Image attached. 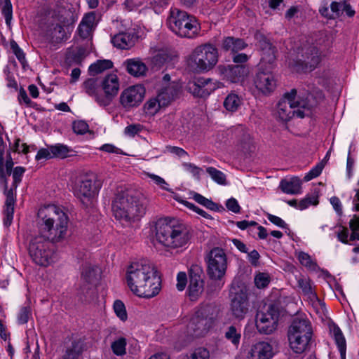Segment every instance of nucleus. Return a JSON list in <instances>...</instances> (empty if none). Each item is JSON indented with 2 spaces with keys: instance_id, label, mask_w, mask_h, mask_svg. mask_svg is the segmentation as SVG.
<instances>
[{
  "instance_id": "f257e3e1",
  "label": "nucleus",
  "mask_w": 359,
  "mask_h": 359,
  "mask_svg": "<svg viewBox=\"0 0 359 359\" xmlns=\"http://www.w3.org/2000/svg\"><path fill=\"white\" fill-rule=\"evenodd\" d=\"M147 206L144 194L132 188H118L112 201L115 218L126 222L139 219L145 214Z\"/></svg>"
},
{
  "instance_id": "f03ea898",
  "label": "nucleus",
  "mask_w": 359,
  "mask_h": 359,
  "mask_svg": "<svg viewBox=\"0 0 359 359\" xmlns=\"http://www.w3.org/2000/svg\"><path fill=\"white\" fill-rule=\"evenodd\" d=\"M39 233L52 242L58 243L66 238L69 218L56 206L40 210L38 213Z\"/></svg>"
},
{
  "instance_id": "7ed1b4c3",
  "label": "nucleus",
  "mask_w": 359,
  "mask_h": 359,
  "mask_svg": "<svg viewBox=\"0 0 359 359\" xmlns=\"http://www.w3.org/2000/svg\"><path fill=\"white\" fill-rule=\"evenodd\" d=\"M157 241L163 245L177 248L187 243L190 239L186 225L175 218L159 219L155 225Z\"/></svg>"
},
{
  "instance_id": "20e7f679",
  "label": "nucleus",
  "mask_w": 359,
  "mask_h": 359,
  "mask_svg": "<svg viewBox=\"0 0 359 359\" xmlns=\"http://www.w3.org/2000/svg\"><path fill=\"white\" fill-rule=\"evenodd\" d=\"M324 33L309 36L302 42L298 48L297 59L294 61V67L297 72L313 71L320 62V55L318 46H321L325 41Z\"/></svg>"
},
{
  "instance_id": "39448f33",
  "label": "nucleus",
  "mask_w": 359,
  "mask_h": 359,
  "mask_svg": "<svg viewBox=\"0 0 359 359\" xmlns=\"http://www.w3.org/2000/svg\"><path fill=\"white\" fill-rule=\"evenodd\" d=\"M217 62V49L208 43L198 46L193 50L187 59V65L193 72L203 73L212 69Z\"/></svg>"
},
{
  "instance_id": "423d86ee",
  "label": "nucleus",
  "mask_w": 359,
  "mask_h": 359,
  "mask_svg": "<svg viewBox=\"0 0 359 359\" xmlns=\"http://www.w3.org/2000/svg\"><path fill=\"white\" fill-rule=\"evenodd\" d=\"M166 24L173 33L180 37L192 38L198 32L195 18L176 8L170 9Z\"/></svg>"
},
{
  "instance_id": "0eeeda50",
  "label": "nucleus",
  "mask_w": 359,
  "mask_h": 359,
  "mask_svg": "<svg viewBox=\"0 0 359 359\" xmlns=\"http://www.w3.org/2000/svg\"><path fill=\"white\" fill-rule=\"evenodd\" d=\"M215 309L212 304H201L188 324L189 334L194 337L205 336L213 325Z\"/></svg>"
},
{
  "instance_id": "6e6552de",
  "label": "nucleus",
  "mask_w": 359,
  "mask_h": 359,
  "mask_svg": "<svg viewBox=\"0 0 359 359\" xmlns=\"http://www.w3.org/2000/svg\"><path fill=\"white\" fill-rule=\"evenodd\" d=\"M50 240L39 233L32 238L28 245V252L33 262L39 266H47L54 262L55 249Z\"/></svg>"
},
{
  "instance_id": "1a4fd4ad",
  "label": "nucleus",
  "mask_w": 359,
  "mask_h": 359,
  "mask_svg": "<svg viewBox=\"0 0 359 359\" xmlns=\"http://www.w3.org/2000/svg\"><path fill=\"white\" fill-rule=\"evenodd\" d=\"M298 92L297 100L299 109H297V116L301 118L309 116L311 114V110L323 100V93L321 90L309 84L300 86Z\"/></svg>"
},
{
  "instance_id": "9d476101",
  "label": "nucleus",
  "mask_w": 359,
  "mask_h": 359,
  "mask_svg": "<svg viewBox=\"0 0 359 359\" xmlns=\"http://www.w3.org/2000/svg\"><path fill=\"white\" fill-rule=\"evenodd\" d=\"M101 186V181L97 180L95 174H87L76 182L74 194L84 205L88 206L92 198L97 195Z\"/></svg>"
},
{
  "instance_id": "9b49d317",
  "label": "nucleus",
  "mask_w": 359,
  "mask_h": 359,
  "mask_svg": "<svg viewBox=\"0 0 359 359\" xmlns=\"http://www.w3.org/2000/svg\"><path fill=\"white\" fill-rule=\"evenodd\" d=\"M155 269V266L147 259L132 263L127 270V283L130 290L134 293L136 289L143 287L142 284Z\"/></svg>"
},
{
  "instance_id": "f8f14e48",
  "label": "nucleus",
  "mask_w": 359,
  "mask_h": 359,
  "mask_svg": "<svg viewBox=\"0 0 359 359\" xmlns=\"http://www.w3.org/2000/svg\"><path fill=\"white\" fill-rule=\"evenodd\" d=\"M207 273L213 280H220L225 274L227 267V260L223 249L214 248L207 257Z\"/></svg>"
},
{
  "instance_id": "ddd939ff",
  "label": "nucleus",
  "mask_w": 359,
  "mask_h": 359,
  "mask_svg": "<svg viewBox=\"0 0 359 359\" xmlns=\"http://www.w3.org/2000/svg\"><path fill=\"white\" fill-rule=\"evenodd\" d=\"M222 86L221 82L212 79L199 77L189 81L187 88L194 97H206Z\"/></svg>"
},
{
  "instance_id": "4468645a",
  "label": "nucleus",
  "mask_w": 359,
  "mask_h": 359,
  "mask_svg": "<svg viewBox=\"0 0 359 359\" xmlns=\"http://www.w3.org/2000/svg\"><path fill=\"white\" fill-rule=\"evenodd\" d=\"M234 290L231 292L230 311L234 318L241 320L249 311L248 296L245 290L238 288Z\"/></svg>"
},
{
  "instance_id": "2eb2a0df",
  "label": "nucleus",
  "mask_w": 359,
  "mask_h": 359,
  "mask_svg": "<svg viewBox=\"0 0 359 359\" xmlns=\"http://www.w3.org/2000/svg\"><path fill=\"white\" fill-rule=\"evenodd\" d=\"M297 90L292 89L290 92L285 93L283 98L277 104V113L278 118L282 121H290L294 114L297 115V110L292 109L297 107L299 109L298 102L297 100Z\"/></svg>"
},
{
  "instance_id": "dca6fc26",
  "label": "nucleus",
  "mask_w": 359,
  "mask_h": 359,
  "mask_svg": "<svg viewBox=\"0 0 359 359\" xmlns=\"http://www.w3.org/2000/svg\"><path fill=\"white\" fill-rule=\"evenodd\" d=\"M104 95L96 96V102L102 107L109 106L119 90V81L116 74H107L101 83Z\"/></svg>"
},
{
  "instance_id": "f3484780",
  "label": "nucleus",
  "mask_w": 359,
  "mask_h": 359,
  "mask_svg": "<svg viewBox=\"0 0 359 359\" xmlns=\"http://www.w3.org/2000/svg\"><path fill=\"white\" fill-rule=\"evenodd\" d=\"M145 95V88L142 85H135L125 89L120 95L121 104L127 109L139 106Z\"/></svg>"
},
{
  "instance_id": "a211bd4d",
  "label": "nucleus",
  "mask_w": 359,
  "mask_h": 359,
  "mask_svg": "<svg viewBox=\"0 0 359 359\" xmlns=\"http://www.w3.org/2000/svg\"><path fill=\"white\" fill-rule=\"evenodd\" d=\"M217 72L223 79L236 83L242 82L248 75L249 68L245 65H220L217 67Z\"/></svg>"
},
{
  "instance_id": "6ab92c4d",
  "label": "nucleus",
  "mask_w": 359,
  "mask_h": 359,
  "mask_svg": "<svg viewBox=\"0 0 359 359\" xmlns=\"http://www.w3.org/2000/svg\"><path fill=\"white\" fill-rule=\"evenodd\" d=\"M143 287H138L134 292L136 295L144 298H152L157 295L161 289V279L158 271L155 269L151 276H147Z\"/></svg>"
},
{
  "instance_id": "aec40b11",
  "label": "nucleus",
  "mask_w": 359,
  "mask_h": 359,
  "mask_svg": "<svg viewBox=\"0 0 359 359\" xmlns=\"http://www.w3.org/2000/svg\"><path fill=\"white\" fill-rule=\"evenodd\" d=\"M255 38L262 52L261 60L263 62L272 64L276 57V48L271 43L270 40L260 32L255 33Z\"/></svg>"
},
{
  "instance_id": "412c9836",
  "label": "nucleus",
  "mask_w": 359,
  "mask_h": 359,
  "mask_svg": "<svg viewBox=\"0 0 359 359\" xmlns=\"http://www.w3.org/2000/svg\"><path fill=\"white\" fill-rule=\"evenodd\" d=\"M255 87L264 95L270 94L276 87V80L271 72L259 70L254 78Z\"/></svg>"
},
{
  "instance_id": "4be33fe9",
  "label": "nucleus",
  "mask_w": 359,
  "mask_h": 359,
  "mask_svg": "<svg viewBox=\"0 0 359 359\" xmlns=\"http://www.w3.org/2000/svg\"><path fill=\"white\" fill-rule=\"evenodd\" d=\"M287 336L311 337L312 329L309 320L304 318L295 317L288 328Z\"/></svg>"
},
{
  "instance_id": "5701e85b",
  "label": "nucleus",
  "mask_w": 359,
  "mask_h": 359,
  "mask_svg": "<svg viewBox=\"0 0 359 359\" xmlns=\"http://www.w3.org/2000/svg\"><path fill=\"white\" fill-rule=\"evenodd\" d=\"M181 93V88L177 84L172 83L161 89L157 97L163 107H165L179 98Z\"/></svg>"
},
{
  "instance_id": "b1692460",
  "label": "nucleus",
  "mask_w": 359,
  "mask_h": 359,
  "mask_svg": "<svg viewBox=\"0 0 359 359\" xmlns=\"http://www.w3.org/2000/svg\"><path fill=\"white\" fill-rule=\"evenodd\" d=\"M100 274V269L97 266L86 264L83 266L80 281L97 285Z\"/></svg>"
},
{
  "instance_id": "393cba45",
  "label": "nucleus",
  "mask_w": 359,
  "mask_h": 359,
  "mask_svg": "<svg viewBox=\"0 0 359 359\" xmlns=\"http://www.w3.org/2000/svg\"><path fill=\"white\" fill-rule=\"evenodd\" d=\"M272 355L271 346L267 342L260 341L252 347L250 359H270Z\"/></svg>"
},
{
  "instance_id": "a878e982",
  "label": "nucleus",
  "mask_w": 359,
  "mask_h": 359,
  "mask_svg": "<svg viewBox=\"0 0 359 359\" xmlns=\"http://www.w3.org/2000/svg\"><path fill=\"white\" fill-rule=\"evenodd\" d=\"M86 350V344L83 339H75L71 346L68 347L62 356V359H78L84 351Z\"/></svg>"
},
{
  "instance_id": "bb28decb",
  "label": "nucleus",
  "mask_w": 359,
  "mask_h": 359,
  "mask_svg": "<svg viewBox=\"0 0 359 359\" xmlns=\"http://www.w3.org/2000/svg\"><path fill=\"white\" fill-rule=\"evenodd\" d=\"M96 286L80 281L76 292L79 299L83 302L89 303L93 302L97 297Z\"/></svg>"
},
{
  "instance_id": "cd10ccee",
  "label": "nucleus",
  "mask_w": 359,
  "mask_h": 359,
  "mask_svg": "<svg viewBox=\"0 0 359 359\" xmlns=\"http://www.w3.org/2000/svg\"><path fill=\"white\" fill-rule=\"evenodd\" d=\"M136 40L134 34L121 32L116 34L111 39L113 45L120 49H128L133 46Z\"/></svg>"
},
{
  "instance_id": "c85d7f7f",
  "label": "nucleus",
  "mask_w": 359,
  "mask_h": 359,
  "mask_svg": "<svg viewBox=\"0 0 359 359\" xmlns=\"http://www.w3.org/2000/svg\"><path fill=\"white\" fill-rule=\"evenodd\" d=\"M248 47V43L240 38L233 36H227L222 40V48L224 51H231L233 53H236Z\"/></svg>"
},
{
  "instance_id": "c756f323",
  "label": "nucleus",
  "mask_w": 359,
  "mask_h": 359,
  "mask_svg": "<svg viewBox=\"0 0 359 359\" xmlns=\"http://www.w3.org/2000/svg\"><path fill=\"white\" fill-rule=\"evenodd\" d=\"M123 65L128 74L135 77L143 76L147 70L145 64L136 58L128 59L124 62Z\"/></svg>"
},
{
  "instance_id": "7c9ffc66",
  "label": "nucleus",
  "mask_w": 359,
  "mask_h": 359,
  "mask_svg": "<svg viewBox=\"0 0 359 359\" xmlns=\"http://www.w3.org/2000/svg\"><path fill=\"white\" fill-rule=\"evenodd\" d=\"M287 338L290 347L295 353L297 354H301L306 350L311 339V337L302 336H287Z\"/></svg>"
},
{
  "instance_id": "2f4dec72",
  "label": "nucleus",
  "mask_w": 359,
  "mask_h": 359,
  "mask_svg": "<svg viewBox=\"0 0 359 359\" xmlns=\"http://www.w3.org/2000/svg\"><path fill=\"white\" fill-rule=\"evenodd\" d=\"M280 188L284 193L297 194L301 191L302 181L298 177H293L289 180L283 179L280 181Z\"/></svg>"
},
{
  "instance_id": "473e14b6",
  "label": "nucleus",
  "mask_w": 359,
  "mask_h": 359,
  "mask_svg": "<svg viewBox=\"0 0 359 359\" xmlns=\"http://www.w3.org/2000/svg\"><path fill=\"white\" fill-rule=\"evenodd\" d=\"M261 315L264 319L275 318V320H278L280 316V308L277 304H264L257 312L256 318H260Z\"/></svg>"
},
{
  "instance_id": "72a5a7b5",
  "label": "nucleus",
  "mask_w": 359,
  "mask_h": 359,
  "mask_svg": "<svg viewBox=\"0 0 359 359\" xmlns=\"http://www.w3.org/2000/svg\"><path fill=\"white\" fill-rule=\"evenodd\" d=\"M262 316L261 315L260 318H255L257 329L262 334H270L276 330L278 320H275V318L264 319Z\"/></svg>"
},
{
  "instance_id": "f704fd0d",
  "label": "nucleus",
  "mask_w": 359,
  "mask_h": 359,
  "mask_svg": "<svg viewBox=\"0 0 359 359\" xmlns=\"http://www.w3.org/2000/svg\"><path fill=\"white\" fill-rule=\"evenodd\" d=\"M332 333L336 344L339 348L341 359H346V344L341 329L336 325H334Z\"/></svg>"
},
{
  "instance_id": "c9c22d12",
  "label": "nucleus",
  "mask_w": 359,
  "mask_h": 359,
  "mask_svg": "<svg viewBox=\"0 0 359 359\" xmlns=\"http://www.w3.org/2000/svg\"><path fill=\"white\" fill-rule=\"evenodd\" d=\"M241 102V99L237 94L231 93L224 99L223 105L227 111L234 112L237 111Z\"/></svg>"
},
{
  "instance_id": "e433bc0d",
  "label": "nucleus",
  "mask_w": 359,
  "mask_h": 359,
  "mask_svg": "<svg viewBox=\"0 0 359 359\" xmlns=\"http://www.w3.org/2000/svg\"><path fill=\"white\" fill-rule=\"evenodd\" d=\"M15 202V198L6 197L5 202V208L4 213L5 217L4 219V224L5 226H9L13 221V213H14V205Z\"/></svg>"
},
{
  "instance_id": "4c0bfd02",
  "label": "nucleus",
  "mask_w": 359,
  "mask_h": 359,
  "mask_svg": "<svg viewBox=\"0 0 359 359\" xmlns=\"http://www.w3.org/2000/svg\"><path fill=\"white\" fill-rule=\"evenodd\" d=\"M112 67L113 62L109 60H97L89 67L88 72L90 75L95 76Z\"/></svg>"
},
{
  "instance_id": "58836bf2",
  "label": "nucleus",
  "mask_w": 359,
  "mask_h": 359,
  "mask_svg": "<svg viewBox=\"0 0 359 359\" xmlns=\"http://www.w3.org/2000/svg\"><path fill=\"white\" fill-rule=\"evenodd\" d=\"M171 60V56L165 51H160L157 53L151 58L152 69L158 70L161 68L165 63Z\"/></svg>"
},
{
  "instance_id": "ea45409f",
  "label": "nucleus",
  "mask_w": 359,
  "mask_h": 359,
  "mask_svg": "<svg viewBox=\"0 0 359 359\" xmlns=\"http://www.w3.org/2000/svg\"><path fill=\"white\" fill-rule=\"evenodd\" d=\"M53 158H65L69 156V153L72 151L69 147L62 144H56L49 147Z\"/></svg>"
},
{
  "instance_id": "a19ab883",
  "label": "nucleus",
  "mask_w": 359,
  "mask_h": 359,
  "mask_svg": "<svg viewBox=\"0 0 359 359\" xmlns=\"http://www.w3.org/2000/svg\"><path fill=\"white\" fill-rule=\"evenodd\" d=\"M189 297L191 301H196L204 290V281L189 282Z\"/></svg>"
},
{
  "instance_id": "79ce46f5",
  "label": "nucleus",
  "mask_w": 359,
  "mask_h": 359,
  "mask_svg": "<svg viewBox=\"0 0 359 359\" xmlns=\"http://www.w3.org/2000/svg\"><path fill=\"white\" fill-rule=\"evenodd\" d=\"M224 337L237 347L240 344L241 333L235 326L231 325L227 327Z\"/></svg>"
},
{
  "instance_id": "37998d69",
  "label": "nucleus",
  "mask_w": 359,
  "mask_h": 359,
  "mask_svg": "<svg viewBox=\"0 0 359 359\" xmlns=\"http://www.w3.org/2000/svg\"><path fill=\"white\" fill-rule=\"evenodd\" d=\"M189 282L204 281L205 277L203 268L198 264H192L189 270Z\"/></svg>"
},
{
  "instance_id": "c03bdc74",
  "label": "nucleus",
  "mask_w": 359,
  "mask_h": 359,
  "mask_svg": "<svg viewBox=\"0 0 359 359\" xmlns=\"http://www.w3.org/2000/svg\"><path fill=\"white\" fill-rule=\"evenodd\" d=\"M86 49L80 47L76 51H72L67 56V61L69 65L72 64L81 65L85 58Z\"/></svg>"
},
{
  "instance_id": "a18cd8bd",
  "label": "nucleus",
  "mask_w": 359,
  "mask_h": 359,
  "mask_svg": "<svg viewBox=\"0 0 359 359\" xmlns=\"http://www.w3.org/2000/svg\"><path fill=\"white\" fill-rule=\"evenodd\" d=\"M0 6H1V13L5 18L6 23L10 26L13 18V7L11 0H0Z\"/></svg>"
},
{
  "instance_id": "49530a36",
  "label": "nucleus",
  "mask_w": 359,
  "mask_h": 359,
  "mask_svg": "<svg viewBox=\"0 0 359 359\" xmlns=\"http://www.w3.org/2000/svg\"><path fill=\"white\" fill-rule=\"evenodd\" d=\"M206 172L210 175L212 180L221 185H226V178L224 173L214 167H208Z\"/></svg>"
},
{
  "instance_id": "de8ad7c7",
  "label": "nucleus",
  "mask_w": 359,
  "mask_h": 359,
  "mask_svg": "<svg viewBox=\"0 0 359 359\" xmlns=\"http://www.w3.org/2000/svg\"><path fill=\"white\" fill-rule=\"evenodd\" d=\"M83 86L87 94L90 96H93L95 97L96 100V96H102V94L99 93L97 85V79L93 78H90L87 79L84 83Z\"/></svg>"
},
{
  "instance_id": "09e8293b",
  "label": "nucleus",
  "mask_w": 359,
  "mask_h": 359,
  "mask_svg": "<svg viewBox=\"0 0 359 359\" xmlns=\"http://www.w3.org/2000/svg\"><path fill=\"white\" fill-rule=\"evenodd\" d=\"M161 107H163L157 96L149 100L144 106L146 112L150 114H155Z\"/></svg>"
},
{
  "instance_id": "8fccbe9b",
  "label": "nucleus",
  "mask_w": 359,
  "mask_h": 359,
  "mask_svg": "<svg viewBox=\"0 0 359 359\" xmlns=\"http://www.w3.org/2000/svg\"><path fill=\"white\" fill-rule=\"evenodd\" d=\"M349 227L351 230L350 241H359V215H355L349 222Z\"/></svg>"
},
{
  "instance_id": "3c124183",
  "label": "nucleus",
  "mask_w": 359,
  "mask_h": 359,
  "mask_svg": "<svg viewBox=\"0 0 359 359\" xmlns=\"http://www.w3.org/2000/svg\"><path fill=\"white\" fill-rule=\"evenodd\" d=\"M126 340L123 337L114 341L111 344L113 353L116 355H123L126 354Z\"/></svg>"
},
{
  "instance_id": "603ef678",
  "label": "nucleus",
  "mask_w": 359,
  "mask_h": 359,
  "mask_svg": "<svg viewBox=\"0 0 359 359\" xmlns=\"http://www.w3.org/2000/svg\"><path fill=\"white\" fill-rule=\"evenodd\" d=\"M11 49L12 50L14 55L16 56L18 61L25 67V65L27 63L25 54L23 50L19 47L17 42L14 40H11L10 42Z\"/></svg>"
},
{
  "instance_id": "864d4df0",
  "label": "nucleus",
  "mask_w": 359,
  "mask_h": 359,
  "mask_svg": "<svg viewBox=\"0 0 359 359\" xmlns=\"http://www.w3.org/2000/svg\"><path fill=\"white\" fill-rule=\"evenodd\" d=\"M72 130L77 135H84L89 132L88 124L83 120L74 121L72 122Z\"/></svg>"
},
{
  "instance_id": "5fc2aeb1",
  "label": "nucleus",
  "mask_w": 359,
  "mask_h": 359,
  "mask_svg": "<svg viewBox=\"0 0 359 359\" xmlns=\"http://www.w3.org/2000/svg\"><path fill=\"white\" fill-rule=\"evenodd\" d=\"M25 172V168L22 166H17L13 168L12 175L13 182L12 183V187L14 188H17L18 184L21 182L23 174Z\"/></svg>"
},
{
  "instance_id": "6e6d98bb",
  "label": "nucleus",
  "mask_w": 359,
  "mask_h": 359,
  "mask_svg": "<svg viewBox=\"0 0 359 359\" xmlns=\"http://www.w3.org/2000/svg\"><path fill=\"white\" fill-rule=\"evenodd\" d=\"M114 310L116 316L121 320L127 319V313L124 304L121 300H116L114 303Z\"/></svg>"
},
{
  "instance_id": "4d7b16f0",
  "label": "nucleus",
  "mask_w": 359,
  "mask_h": 359,
  "mask_svg": "<svg viewBox=\"0 0 359 359\" xmlns=\"http://www.w3.org/2000/svg\"><path fill=\"white\" fill-rule=\"evenodd\" d=\"M298 259L302 265L313 270L316 269L317 266V264L312 261L311 257L306 252H300L298 255Z\"/></svg>"
},
{
  "instance_id": "13d9d810",
  "label": "nucleus",
  "mask_w": 359,
  "mask_h": 359,
  "mask_svg": "<svg viewBox=\"0 0 359 359\" xmlns=\"http://www.w3.org/2000/svg\"><path fill=\"white\" fill-rule=\"evenodd\" d=\"M324 168V163H318L314 168H313L304 177V180L309 182L313 178L318 177Z\"/></svg>"
},
{
  "instance_id": "bf43d9fd",
  "label": "nucleus",
  "mask_w": 359,
  "mask_h": 359,
  "mask_svg": "<svg viewBox=\"0 0 359 359\" xmlns=\"http://www.w3.org/2000/svg\"><path fill=\"white\" fill-rule=\"evenodd\" d=\"M270 283V277L267 273H259L255 278V283L258 288H264Z\"/></svg>"
},
{
  "instance_id": "052dcab7",
  "label": "nucleus",
  "mask_w": 359,
  "mask_h": 359,
  "mask_svg": "<svg viewBox=\"0 0 359 359\" xmlns=\"http://www.w3.org/2000/svg\"><path fill=\"white\" fill-rule=\"evenodd\" d=\"M298 287L302 289V292L305 295L310 296L314 294L311 281L308 278H300L298 280Z\"/></svg>"
},
{
  "instance_id": "680f3d73",
  "label": "nucleus",
  "mask_w": 359,
  "mask_h": 359,
  "mask_svg": "<svg viewBox=\"0 0 359 359\" xmlns=\"http://www.w3.org/2000/svg\"><path fill=\"white\" fill-rule=\"evenodd\" d=\"M210 353L205 348H196L187 359H209Z\"/></svg>"
},
{
  "instance_id": "e2e57ef3",
  "label": "nucleus",
  "mask_w": 359,
  "mask_h": 359,
  "mask_svg": "<svg viewBox=\"0 0 359 359\" xmlns=\"http://www.w3.org/2000/svg\"><path fill=\"white\" fill-rule=\"evenodd\" d=\"M31 315V309L29 306L22 307L18 314V320L20 324H25L28 322Z\"/></svg>"
},
{
  "instance_id": "0e129e2a",
  "label": "nucleus",
  "mask_w": 359,
  "mask_h": 359,
  "mask_svg": "<svg viewBox=\"0 0 359 359\" xmlns=\"http://www.w3.org/2000/svg\"><path fill=\"white\" fill-rule=\"evenodd\" d=\"M318 203V198L315 196L306 197L298 203V208L301 210L307 208L311 205H317Z\"/></svg>"
},
{
  "instance_id": "69168bd1",
  "label": "nucleus",
  "mask_w": 359,
  "mask_h": 359,
  "mask_svg": "<svg viewBox=\"0 0 359 359\" xmlns=\"http://www.w3.org/2000/svg\"><path fill=\"white\" fill-rule=\"evenodd\" d=\"M182 203L186 207H187L190 210H192L193 211H194L195 212L198 213V215H200L201 216L203 217L204 218L212 219L211 216L208 213H207L203 210L199 208L198 207L196 206L194 204H193V203H191L190 202H188L187 201H182Z\"/></svg>"
},
{
  "instance_id": "338daca9",
  "label": "nucleus",
  "mask_w": 359,
  "mask_h": 359,
  "mask_svg": "<svg viewBox=\"0 0 359 359\" xmlns=\"http://www.w3.org/2000/svg\"><path fill=\"white\" fill-rule=\"evenodd\" d=\"M36 161H40L41 159H50L53 158V155L50 149L48 148H41L40 149L35 157Z\"/></svg>"
},
{
  "instance_id": "774afa93",
  "label": "nucleus",
  "mask_w": 359,
  "mask_h": 359,
  "mask_svg": "<svg viewBox=\"0 0 359 359\" xmlns=\"http://www.w3.org/2000/svg\"><path fill=\"white\" fill-rule=\"evenodd\" d=\"M267 219L273 224L283 229H287V224L279 217L267 213Z\"/></svg>"
}]
</instances>
